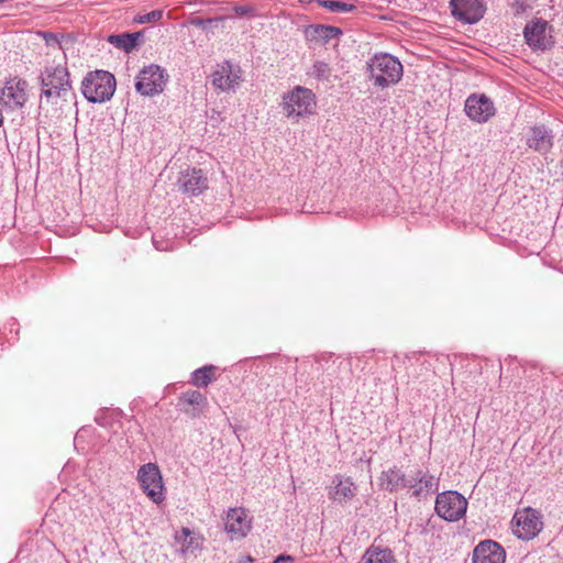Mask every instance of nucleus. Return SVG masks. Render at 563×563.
<instances>
[{
    "label": "nucleus",
    "mask_w": 563,
    "mask_h": 563,
    "mask_svg": "<svg viewBox=\"0 0 563 563\" xmlns=\"http://www.w3.org/2000/svg\"><path fill=\"white\" fill-rule=\"evenodd\" d=\"M369 78L379 88H387L400 81L404 68L395 56L387 53L375 54L367 62Z\"/></svg>",
    "instance_id": "obj_1"
},
{
    "label": "nucleus",
    "mask_w": 563,
    "mask_h": 563,
    "mask_svg": "<svg viewBox=\"0 0 563 563\" xmlns=\"http://www.w3.org/2000/svg\"><path fill=\"white\" fill-rule=\"evenodd\" d=\"M42 85L41 100L54 103L71 89L69 73L64 64L46 65L40 75Z\"/></svg>",
    "instance_id": "obj_2"
},
{
    "label": "nucleus",
    "mask_w": 563,
    "mask_h": 563,
    "mask_svg": "<svg viewBox=\"0 0 563 563\" xmlns=\"http://www.w3.org/2000/svg\"><path fill=\"white\" fill-rule=\"evenodd\" d=\"M280 107L288 119L298 122L314 113L317 99L313 91L302 86H295L283 95Z\"/></svg>",
    "instance_id": "obj_3"
},
{
    "label": "nucleus",
    "mask_w": 563,
    "mask_h": 563,
    "mask_svg": "<svg viewBox=\"0 0 563 563\" xmlns=\"http://www.w3.org/2000/svg\"><path fill=\"white\" fill-rule=\"evenodd\" d=\"M115 88V78L107 70L89 71L81 81V92L92 103L109 101L114 95Z\"/></svg>",
    "instance_id": "obj_4"
},
{
    "label": "nucleus",
    "mask_w": 563,
    "mask_h": 563,
    "mask_svg": "<svg viewBox=\"0 0 563 563\" xmlns=\"http://www.w3.org/2000/svg\"><path fill=\"white\" fill-rule=\"evenodd\" d=\"M135 80V89L139 93L153 97L164 91L168 75L161 66L151 64L140 70Z\"/></svg>",
    "instance_id": "obj_5"
},
{
    "label": "nucleus",
    "mask_w": 563,
    "mask_h": 563,
    "mask_svg": "<svg viewBox=\"0 0 563 563\" xmlns=\"http://www.w3.org/2000/svg\"><path fill=\"white\" fill-rule=\"evenodd\" d=\"M137 481L143 493L154 504L165 500V487L159 467L155 463L143 464L137 471Z\"/></svg>",
    "instance_id": "obj_6"
},
{
    "label": "nucleus",
    "mask_w": 563,
    "mask_h": 563,
    "mask_svg": "<svg viewBox=\"0 0 563 563\" xmlns=\"http://www.w3.org/2000/svg\"><path fill=\"white\" fill-rule=\"evenodd\" d=\"M466 509L467 500L455 490L440 493L435 498L434 510L440 518L446 521L460 520L466 514Z\"/></svg>",
    "instance_id": "obj_7"
},
{
    "label": "nucleus",
    "mask_w": 563,
    "mask_h": 563,
    "mask_svg": "<svg viewBox=\"0 0 563 563\" xmlns=\"http://www.w3.org/2000/svg\"><path fill=\"white\" fill-rule=\"evenodd\" d=\"M512 520L514 533L522 540L533 539L543 528L541 515L530 507L517 511Z\"/></svg>",
    "instance_id": "obj_8"
},
{
    "label": "nucleus",
    "mask_w": 563,
    "mask_h": 563,
    "mask_svg": "<svg viewBox=\"0 0 563 563\" xmlns=\"http://www.w3.org/2000/svg\"><path fill=\"white\" fill-rule=\"evenodd\" d=\"M406 488L418 499L426 498L439 488V478L424 470H416L407 475Z\"/></svg>",
    "instance_id": "obj_9"
},
{
    "label": "nucleus",
    "mask_w": 563,
    "mask_h": 563,
    "mask_svg": "<svg viewBox=\"0 0 563 563\" xmlns=\"http://www.w3.org/2000/svg\"><path fill=\"white\" fill-rule=\"evenodd\" d=\"M466 115L474 122L485 123L496 113L492 99L484 93H473L467 97L464 106Z\"/></svg>",
    "instance_id": "obj_10"
},
{
    "label": "nucleus",
    "mask_w": 563,
    "mask_h": 563,
    "mask_svg": "<svg viewBox=\"0 0 563 563\" xmlns=\"http://www.w3.org/2000/svg\"><path fill=\"white\" fill-rule=\"evenodd\" d=\"M450 8L455 19L467 24L478 22L486 12L483 0H451Z\"/></svg>",
    "instance_id": "obj_11"
},
{
    "label": "nucleus",
    "mask_w": 563,
    "mask_h": 563,
    "mask_svg": "<svg viewBox=\"0 0 563 563\" xmlns=\"http://www.w3.org/2000/svg\"><path fill=\"white\" fill-rule=\"evenodd\" d=\"M27 82L21 78H9L1 91L0 102L10 109H20L27 101Z\"/></svg>",
    "instance_id": "obj_12"
},
{
    "label": "nucleus",
    "mask_w": 563,
    "mask_h": 563,
    "mask_svg": "<svg viewBox=\"0 0 563 563\" xmlns=\"http://www.w3.org/2000/svg\"><path fill=\"white\" fill-rule=\"evenodd\" d=\"M241 81V68L230 62L218 65V68L212 74V85L221 91H235Z\"/></svg>",
    "instance_id": "obj_13"
},
{
    "label": "nucleus",
    "mask_w": 563,
    "mask_h": 563,
    "mask_svg": "<svg viewBox=\"0 0 563 563\" xmlns=\"http://www.w3.org/2000/svg\"><path fill=\"white\" fill-rule=\"evenodd\" d=\"M224 529L232 540L246 537L252 529V519L247 510L242 507L230 508L227 514Z\"/></svg>",
    "instance_id": "obj_14"
},
{
    "label": "nucleus",
    "mask_w": 563,
    "mask_h": 563,
    "mask_svg": "<svg viewBox=\"0 0 563 563\" xmlns=\"http://www.w3.org/2000/svg\"><path fill=\"white\" fill-rule=\"evenodd\" d=\"M329 498L340 505L351 503L357 494V486L351 477L336 474L329 487Z\"/></svg>",
    "instance_id": "obj_15"
},
{
    "label": "nucleus",
    "mask_w": 563,
    "mask_h": 563,
    "mask_svg": "<svg viewBox=\"0 0 563 563\" xmlns=\"http://www.w3.org/2000/svg\"><path fill=\"white\" fill-rule=\"evenodd\" d=\"M179 190L187 196H199L208 188V178L201 169H187L177 180Z\"/></svg>",
    "instance_id": "obj_16"
},
{
    "label": "nucleus",
    "mask_w": 563,
    "mask_h": 563,
    "mask_svg": "<svg viewBox=\"0 0 563 563\" xmlns=\"http://www.w3.org/2000/svg\"><path fill=\"white\" fill-rule=\"evenodd\" d=\"M473 563H505L504 548L493 540L479 542L473 551Z\"/></svg>",
    "instance_id": "obj_17"
},
{
    "label": "nucleus",
    "mask_w": 563,
    "mask_h": 563,
    "mask_svg": "<svg viewBox=\"0 0 563 563\" xmlns=\"http://www.w3.org/2000/svg\"><path fill=\"white\" fill-rule=\"evenodd\" d=\"M547 21L536 20L528 23L523 30V36L527 44L532 49L544 51L550 46V41L547 36Z\"/></svg>",
    "instance_id": "obj_18"
},
{
    "label": "nucleus",
    "mask_w": 563,
    "mask_h": 563,
    "mask_svg": "<svg viewBox=\"0 0 563 563\" xmlns=\"http://www.w3.org/2000/svg\"><path fill=\"white\" fill-rule=\"evenodd\" d=\"M527 145L541 154L548 153L553 146V135L544 125L531 128Z\"/></svg>",
    "instance_id": "obj_19"
},
{
    "label": "nucleus",
    "mask_w": 563,
    "mask_h": 563,
    "mask_svg": "<svg viewBox=\"0 0 563 563\" xmlns=\"http://www.w3.org/2000/svg\"><path fill=\"white\" fill-rule=\"evenodd\" d=\"M305 34L308 41L328 44L338 38L342 34V30L331 25L313 24L306 29Z\"/></svg>",
    "instance_id": "obj_20"
},
{
    "label": "nucleus",
    "mask_w": 563,
    "mask_h": 563,
    "mask_svg": "<svg viewBox=\"0 0 563 563\" xmlns=\"http://www.w3.org/2000/svg\"><path fill=\"white\" fill-rule=\"evenodd\" d=\"M407 475L399 468L391 467L382 472L379 476V485L383 489L388 492H396L406 488Z\"/></svg>",
    "instance_id": "obj_21"
},
{
    "label": "nucleus",
    "mask_w": 563,
    "mask_h": 563,
    "mask_svg": "<svg viewBox=\"0 0 563 563\" xmlns=\"http://www.w3.org/2000/svg\"><path fill=\"white\" fill-rule=\"evenodd\" d=\"M174 539L175 542L180 545L183 553L194 551L200 548L202 543V538L186 527L181 528L179 531H176Z\"/></svg>",
    "instance_id": "obj_22"
},
{
    "label": "nucleus",
    "mask_w": 563,
    "mask_h": 563,
    "mask_svg": "<svg viewBox=\"0 0 563 563\" xmlns=\"http://www.w3.org/2000/svg\"><path fill=\"white\" fill-rule=\"evenodd\" d=\"M180 400L192 406L191 410H186L192 418L199 417L208 405L207 397L198 390H187L181 395Z\"/></svg>",
    "instance_id": "obj_23"
},
{
    "label": "nucleus",
    "mask_w": 563,
    "mask_h": 563,
    "mask_svg": "<svg viewBox=\"0 0 563 563\" xmlns=\"http://www.w3.org/2000/svg\"><path fill=\"white\" fill-rule=\"evenodd\" d=\"M362 563H396V559L390 549L371 545L365 551Z\"/></svg>",
    "instance_id": "obj_24"
},
{
    "label": "nucleus",
    "mask_w": 563,
    "mask_h": 563,
    "mask_svg": "<svg viewBox=\"0 0 563 563\" xmlns=\"http://www.w3.org/2000/svg\"><path fill=\"white\" fill-rule=\"evenodd\" d=\"M141 36V32L112 34L108 37V42L117 48H120L125 53H130L136 47L137 41Z\"/></svg>",
    "instance_id": "obj_25"
},
{
    "label": "nucleus",
    "mask_w": 563,
    "mask_h": 563,
    "mask_svg": "<svg viewBox=\"0 0 563 563\" xmlns=\"http://www.w3.org/2000/svg\"><path fill=\"white\" fill-rule=\"evenodd\" d=\"M214 369L213 365H206L194 371L190 383L197 387L208 386L214 379Z\"/></svg>",
    "instance_id": "obj_26"
},
{
    "label": "nucleus",
    "mask_w": 563,
    "mask_h": 563,
    "mask_svg": "<svg viewBox=\"0 0 563 563\" xmlns=\"http://www.w3.org/2000/svg\"><path fill=\"white\" fill-rule=\"evenodd\" d=\"M319 4L331 12H351L355 9V5L352 3L335 0H321Z\"/></svg>",
    "instance_id": "obj_27"
},
{
    "label": "nucleus",
    "mask_w": 563,
    "mask_h": 563,
    "mask_svg": "<svg viewBox=\"0 0 563 563\" xmlns=\"http://www.w3.org/2000/svg\"><path fill=\"white\" fill-rule=\"evenodd\" d=\"M310 75L319 80H328L331 75V67L328 63L317 60L311 68Z\"/></svg>",
    "instance_id": "obj_28"
},
{
    "label": "nucleus",
    "mask_w": 563,
    "mask_h": 563,
    "mask_svg": "<svg viewBox=\"0 0 563 563\" xmlns=\"http://www.w3.org/2000/svg\"><path fill=\"white\" fill-rule=\"evenodd\" d=\"M163 18L162 10H154L146 14H142L135 18V22L144 24V23H153L157 22Z\"/></svg>",
    "instance_id": "obj_29"
},
{
    "label": "nucleus",
    "mask_w": 563,
    "mask_h": 563,
    "mask_svg": "<svg viewBox=\"0 0 563 563\" xmlns=\"http://www.w3.org/2000/svg\"><path fill=\"white\" fill-rule=\"evenodd\" d=\"M510 5L516 14L523 13L528 7L526 0H512Z\"/></svg>",
    "instance_id": "obj_30"
},
{
    "label": "nucleus",
    "mask_w": 563,
    "mask_h": 563,
    "mask_svg": "<svg viewBox=\"0 0 563 563\" xmlns=\"http://www.w3.org/2000/svg\"><path fill=\"white\" fill-rule=\"evenodd\" d=\"M43 38L45 40L47 45L59 44L58 36L54 33L44 32Z\"/></svg>",
    "instance_id": "obj_31"
},
{
    "label": "nucleus",
    "mask_w": 563,
    "mask_h": 563,
    "mask_svg": "<svg viewBox=\"0 0 563 563\" xmlns=\"http://www.w3.org/2000/svg\"><path fill=\"white\" fill-rule=\"evenodd\" d=\"M233 10L239 15H246L252 12V8L250 5H235Z\"/></svg>",
    "instance_id": "obj_32"
},
{
    "label": "nucleus",
    "mask_w": 563,
    "mask_h": 563,
    "mask_svg": "<svg viewBox=\"0 0 563 563\" xmlns=\"http://www.w3.org/2000/svg\"><path fill=\"white\" fill-rule=\"evenodd\" d=\"M290 561H292V558L290 555L280 554L274 560V563H283V562H290Z\"/></svg>",
    "instance_id": "obj_33"
},
{
    "label": "nucleus",
    "mask_w": 563,
    "mask_h": 563,
    "mask_svg": "<svg viewBox=\"0 0 563 563\" xmlns=\"http://www.w3.org/2000/svg\"><path fill=\"white\" fill-rule=\"evenodd\" d=\"M252 561H253V559H252L251 556H247V558L245 559V562H252Z\"/></svg>",
    "instance_id": "obj_34"
},
{
    "label": "nucleus",
    "mask_w": 563,
    "mask_h": 563,
    "mask_svg": "<svg viewBox=\"0 0 563 563\" xmlns=\"http://www.w3.org/2000/svg\"><path fill=\"white\" fill-rule=\"evenodd\" d=\"M154 244H155L156 250H162V249L156 244V241H155V240H154Z\"/></svg>",
    "instance_id": "obj_35"
},
{
    "label": "nucleus",
    "mask_w": 563,
    "mask_h": 563,
    "mask_svg": "<svg viewBox=\"0 0 563 563\" xmlns=\"http://www.w3.org/2000/svg\"><path fill=\"white\" fill-rule=\"evenodd\" d=\"M301 3H306L308 2L309 0H299Z\"/></svg>",
    "instance_id": "obj_36"
}]
</instances>
